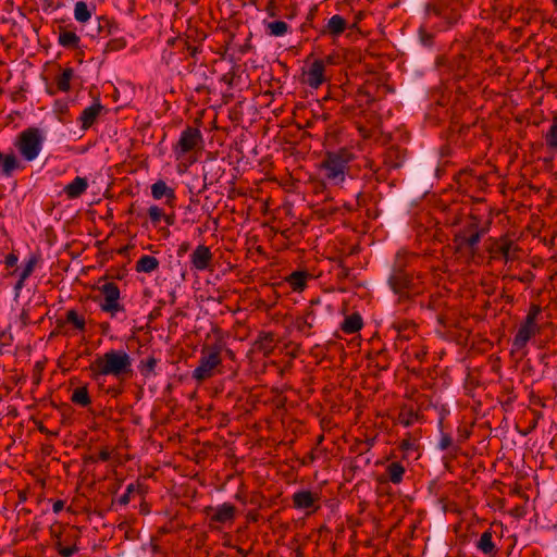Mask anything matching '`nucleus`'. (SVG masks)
<instances>
[{
	"label": "nucleus",
	"instance_id": "62",
	"mask_svg": "<svg viewBox=\"0 0 557 557\" xmlns=\"http://www.w3.org/2000/svg\"><path fill=\"white\" fill-rule=\"evenodd\" d=\"M159 315H161V307H156L150 312L149 318H150V320H152V319H157Z\"/></svg>",
	"mask_w": 557,
	"mask_h": 557
},
{
	"label": "nucleus",
	"instance_id": "50",
	"mask_svg": "<svg viewBox=\"0 0 557 557\" xmlns=\"http://www.w3.org/2000/svg\"><path fill=\"white\" fill-rule=\"evenodd\" d=\"M55 548L58 550V553L63 556V557H71L73 556L75 553L78 552V547L76 545H73V546H63L61 544V542H58L55 544Z\"/></svg>",
	"mask_w": 557,
	"mask_h": 557
},
{
	"label": "nucleus",
	"instance_id": "42",
	"mask_svg": "<svg viewBox=\"0 0 557 557\" xmlns=\"http://www.w3.org/2000/svg\"><path fill=\"white\" fill-rule=\"evenodd\" d=\"M74 17L79 23H85L90 20L91 13L88 5L84 1H78L74 7Z\"/></svg>",
	"mask_w": 557,
	"mask_h": 557
},
{
	"label": "nucleus",
	"instance_id": "28",
	"mask_svg": "<svg viewBox=\"0 0 557 557\" xmlns=\"http://www.w3.org/2000/svg\"><path fill=\"white\" fill-rule=\"evenodd\" d=\"M222 173V169L220 166H215L213 163L205 165L202 175L203 185L199 193L206 190L210 185L216 182L221 177Z\"/></svg>",
	"mask_w": 557,
	"mask_h": 557
},
{
	"label": "nucleus",
	"instance_id": "25",
	"mask_svg": "<svg viewBox=\"0 0 557 557\" xmlns=\"http://www.w3.org/2000/svg\"><path fill=\"white\" fill-rule=\"evenodd\" d=\"M309 277L310 274L307 271H294L286 277V282L294 292H302Z\"/></svg>",
	"mask_w": 557,
	"mask_h": 557
},
{
	"label": "nucleus",
	"instance_id": "49",
	"mask_svg": "<svg viewBox=\"0 0 557 557\" xmlns=\"http://www.w3.org/2000/svg\"><path fill=\"white\" fill-rule=\"evenodd\" d=\"M140 487L139 484H134V483H131L127 485L126 487V491L123 495L120 496V498L117 499V503L121 505V506H126L129 500H131V495L135 492V491H138Z\"/></svg>",
	"mask_w": 557,
	"mask_h": 557
},
{
	"label": "nucleus",
	"instance_id": "34",
	"mask_svg": "<svg viewBox=\"0 0 557 557\" xmlns=\"http://www.w3.org/2000/svg\"><path fill=\"white\" fill-rule=\"evenodd\" d=\"M267 34L274 37H282L289 30V25L284 21H273L265 24Z\"/></svg>",
	"mask_w": 557,
	"mask_h": 557
},
{
	"label": "nucleus",
	"instance_id": "20",
	"mask_svg": "<svg viewBox=\"0 0 557 557\" xmlns=\"http://www.w3.org/2000/svg\"><path fill=\"white\" fill-rule=\"evenodd\" d=\"M539 331L540 327L527 325L522 322L515 335L512 346L518 350L523 349L531 337L534 336Z\"/></svg>",
	"mask_w": 557,
	"mask_h": 557
},
{
	"label": "nucleus",
	"instance_id": "23",
	"mask_svg": "<svg viewBox=\"0 0 557 557\" xmlns=\"http://www.w3.org/2000/svg\"><path fill=\"white\" fill-rule=\"evenodd\" d=\"M88 188V181L86 177L76 176L70 184H67L63 191L70 199L81 197Z\"/></svg>",
	"mask_w": 557,
	"mask_h": 557
},
{
	"label": "nucleus",
	"instance_id": "39",
	"mask_svg": "<svg viewBox=\"0 0 557 557\" xmlns=\"http://www.w3.org/2000/svg\"><path fill=\"white\" fill-rule=\"evenodd\" d=\"M384 163L388 169L396 170L403 165L404 159L400 156L399 150L389 149L385 156Z\"/></svg>",
	"mask_w": 557,
	"mask_h": 557
},
{
	"label": "nucleus",
	"instance_id": "5",
	"mask_svg": "<svg viewBox=\"0 0 557 557\" xmlns=\"http://www.w3.org/2000/svg\"><path fill=\"white\" fill-rule=\"evenodd\" d=\"M355 159L354 152L348 148L329 151L321 163V170L334 185H341L346 177L349 163Z\"/></svg>",
	"mask_w": 557,
	"mask_h": 557
},
{
	"label": "nucleus",
	"instance_id": "17",
	"mask_svg": "<svg viewBox=\"0 0 557 557\" xmlns=\"http://www.w3.org/2000/svg\"><path fill=\"white\" fill-rule=\"evenodd\" d=\"M25 165L17 159L16 154L11 151L3 154L0 151V174L4 177H12L14 172L22 171Z\"/></svg>",
	"mask_w": 557,
	"mask_h": 557
},
{
	"label": "nucleus",
	"instance_id": "56",
	"mask_svg": "<svg viewBox=\"0 0 557 557\" xmlns=\"http://www.w3.org/2000/svg\"><path fill=\"white\" fill-rule=\"evenodd\" d=\"M351 450L355 451V453H358L359 455H362V454H366V449H364V443L363 441L361 440H358L352 446H351Z\"/></svg>",
	"mask_w": 557,
	"mask_h": 557
},
{
	"label": "nucleus",
	"instance_id": "30",
	"mask_svg": "<svg viewBox=\"0 0 557 557\" xmlns=\"http://www.w3.org/2000/svg\"><path fill=\"white\" fill-rule=\"evenodd\" d=\"M476 548L488 556H494L496 554L497 549L490 530H486L481 534V537L476 543Z\"/></svg>",
	"mask_w": 557,
	"mask_h": 557
},
{
	"label": "nucleus",
	"instance_id": "53",
	"mask_svg": "<svg viewBox=\"0 0 557 557\" xmlns=\"http://www.w3.org/2000/svg\"><path fill=\"white\" fill-rule=\"evenodd\" d=\"M451 444H453L451 436L449 434H442V437L438 443V448L441 450H446L451 446Z\"/></svg>",
	"mask_w": 557,
	"mask_h": 557
},
{
	"label": "nucleus",
	"instance_id": "64",
	"mask_svg": "<svg viewBox=\"0 0 557 557\" xmlns=\"http://www.w3.org/2000/svg\"><path fill=\"white\" fill-rule=\"evenodd\" d=\"M374 438H368L367 441H363L366 451H369L371 449V447L374 445Z\"/></svg>",
	"mask_w": 557,
	"mask_h": 557
},
{
	"label": "nucleus",
	"instance_id": "1",
	"mask_svg": "<svg viewBox=\"0 0 557 557\" xmlns=\"http://www.w3.org/2000/svg\"><path fill=\"white\" fill-rule=\"evenodd\" d=\"M414 259H417V255L406 250H399L395 256L387 284L398 296L399 302L408 301L420 293L414 282V270L411 268V262Z\"/></svg>",
	"mask_w": 557,
	"mask_h": 557
},
{
	"label": "nucleus",
	"instance_id": "12",
	"mask_svg": "<svg viewBox=\"0 0 557 557\" xmlns=\"http://www.w3.org/2000/svg\"><path fill=\"white\" fill-rule=\"evenodd\" d=\"M202 140L201 132L195 127H187L181 133L176 151L180 154L187 153L196 148L199 141Z\"/></svg>",
	"mask_w": 557,
	"mask_h": 557
},
{
	"label": "nucleus",
	"instance_id": "57",
	"mask_svg": "<svg viewBox=\"0 0 557 557\" xmlns=\"http://www.w3.org/2000/svg\"><path fill=\"white\" fill-rule=\"evenodd\" d=\"M18 261V258L16 255L14 253H9L7 257H5V265L8 268H13L14 265H16Z\"/></svg>",
	"mask_w": 557,
	"mask_h": 557
},
{
	"label": "nucleus",
	"instance_id": "29",
	"mask_svg": "<svg viewBox=\"0 0 557 557\" xmlns=\"http://www.w3.org/2000/svg\"><path fill=\"white\" fill-rule=\"evenodd\" d=\"M168 45L173 46L177 52H187L189 57L195 58L200 51L199 47L191 46L187 39L182 37L171 38L168 40Z\"/></svg>",
	"mask_w": 557,
	"mask_h": 557
},
{
	"label": "nucleus",
	"instance_id": "13",
	"mask_svg": "<svg viewBox=\"0 0 557 557\" xmlns=\"http://www.w3.org/2000/svg\"><path fill=\"white\" fill-rule=\"evenodd\" d=\"M325 81L324 77V61L315 60L307 71L302 73V83L311 88L317 89Z\"/></svg>",
	"mask_w": 557,
	"mask_h": 557
},
{
	"label": "nucleus",
	"instance_id": "32",
	"mask_svg": "<svg viewBox=\"0 0 557 557\" xmlns=\"http://www.w3.org/2000/svg\"><path fill=\"white\" fill-rule=\"evenodd\" d=\"M363 325L362 318L359 313H352L346 317L342 323V331L346 334L358 332Z\"/></svg>",
	"mask_w": 557,
	"mask_h": 557
},
{
	"label": "nucleus",
	"instance_id": "11",
	"mask_svg": "<svg viewBox=\"0 0 557 557\" xmlns=\"http://www.w3.org/2000/svg\"><path fill=\"white\" fill-rule=\"evenodd\" d=\"M293 506L298 510L317 511L320 508V495L309 490H299L292 496Z\"/></svg>",
	"mask_w": 557,
	"mask_h": 557
},
{
	"label": "nucleus",
	"instance_id": "59",
	"mask_svg": "<svg viewBox=\"0 0 557 557\" xmlns=\"http://www.w3.org/2000/svg\"><path fill=\"white\" fill-rule=\"evenodd\" d=\"M64 505H65L64 500H61V499L55 500L52 505L53 512L54 513L61 512L64 508Z\"/></svg>",
	"mask_w": 557,
	"mask_h": 557
},
{
	"label": "nucleus",
	"instance_id": "40",
	"mask_svg": "<svg viewBox=\"0 0 557 557\" xmlns=\"http://www.w3.org/2000/svg\"><path fill=\"white\" fill-rule=\"evenodd\" d=\"M370 363L377 368L380 371H385L388 369V355L385 349H381L375 352V356L370 357Z\"/></svg>",
	"mask_w": 557,
	"mask_h": 557
},
{
	"label": "nucleus",
	"instance_id": "27",
	"mask_svg": "<svg viewBox=\"0 0 557 557\" xmlns=\"http://www.w3.org/2000/svg\"><path fill=\"white\" fill-rule=\"evenodd\" d=\"M160 265L156 257L143 255L135 264V271L138 273H152L158 270Z\"/></svg>",
	"mask_w": 557,
	"mask_h": 557
},
{
	"label": "nucleus",
	"instance_id": "3",
	"mask_svg": "<svg viewBox=\"0 0 557 557\" xmlns=\"http://www.w3.org/2000/svg\"><path fill=\"white\" fill-rule=\"evenodd\" d=\"M462 10V4L457 0H435L425 5V16L433 28L446 32L461 21Z\"/></svg>",
	"mask_w": 557,
	"mask_h": 557
},
{
	"label": "nucleus",
	"instance_id": "24",
	"mask_svg": "<svg viewBox=\"0 0 557 557\" xmlns=\"http://www.w3.org/2000/svg\"><path fill=\"white\" fill-rule=\"evenodd\" d=\"M520 251L518 246L513 245L510 239H504L503 243L497 246L495 252L498 253L506 263L511 262L518 258L517 253Z\"/></svg>",
	"mask_w": 557,
	"mask_h": 557
},
{
	"label": "nucleus",
	"instance_id": "2",
	"mask_svg": "<svg viewBox=\"0 0 557 557\" xmlns=\"http://www.w3.org/2000/svg\"><path fill=\"white\" fill-rule=\"evenodd\" d=\"M88 371L94 381H99L103 376L124 381L134 374L133 359L124 349H110L97 356L89 364Z\"/></svg>",
	"mask_w": 557,
	"mask_h": 557
},
{
	"label": "nucleus",
	"instance_id": "46",
	"mask_svg": "<svg viewBox=\"0 0 557 557\" xmlns=\"http://www.w3.org/2000/svg\"><path fill=\"white\" fill-rule=\"evenodd\" d=\"M148 215L153 226H158L162 219L165 218L163 209L158 206H151L148 209Z\"/></svg>",
	"mask_w": 557,
	"mask_h": 557
},
{
	"label": "nucleus",
	"instance_id": "26",
	"mask_svg": "<svg viewBox=\"0 0 557 557\" xmlns=\"http://www.w3.org/2000/svg\"><path fill=\"white\" fill-rule=\"evenodd\" d=\"M274 334L271 332H260L258 338L255 342V346L259 351H262L264 356L272 354L274 349Z\"/></svg>",
	"mask_w": 557,
	"mask_h": 557
},
{
	"label": "nucleus",
	"instance_id": "8",
	"mask_svg": "<svg viewBox=\"0 0 557 557\" xmlns=\"http://www.w3.org/2000/svg\"><path fill=\"white\" fill-rule=\"evenodd\" d=\"M45 133L38 127H28L20 133L16 147L26 161H34L40 153Z\"/></svg>",
	"mask_w": 557,
	"mask_h": 557
},
{
	"label": "nucleus",
	"instance_id": "33",
	"mask_svg": "<svg viewBox=\"0 0 557 557\" xmlns=\"http://www.w3.org/2000/svg\"><path fill=\"white\" fill-rule=\"evenodd\" d=\"M65 322L71 324L74 330L85 333L86 332V320L84 315L78 314L75 309H70L65 314Z\"/></svg>",
	"mask_w": 557,
	"mask_h": 557
},
{
	"label": "nucleus",
	"instance_id": "4",
	"mask_svg": "<svg viewBox=\"0 0 557 557\" xmlns=\"http://www.w3.org/2000/svg\"><path fill=\"white\" fill-rule=\"evenodd\" d=\"M451 49L456 53L451 58L438 57L436 65L446 67L456 79L463 78L469 72L472 58L471 38L460 35L453 42Z\"/></svg>",
	"mask_w": 557,
	"mask_h": 557
},
{
	"label": "nucleus",
	"instance_id": "55",
	"mask_svg": "<svg viewBox=\"0 0 557 557\" xmlns=\"http://www.w3.org/2000/svg\"><path fill=\"white\" fill-rule=\"evenodd\" d=\"M55 325H57V326H55V329H57V330H55L54 332H52V334H51V335H54V334H57V333H62V334H64V335H66V334H67L66 326H67L69 324L65 322V318H64V319H57V321H55Z\"/></svg>",
	"mask_w": 557,
	"mask_h": 557
},
{
	"label": "nucleus",
	"instance_id": "38",
	"mask_svg": "<svg viewBox=\"0 0 557 557\" xmlns=\"http://www.w3.org/2000/svg\"><path fill=\"white\" fill-rule=\"evenodd\" d=\"M158 361L159 360L154 356H149L147 359L140 360L138 364V370L140 374L144 377H149L152 374H156V367L158 364Z\"/></svg>",
	"mask_w": 557,
	"mask_h": 557
},
{
	"label": "nucleus",
	"instance_id": "36",
	"mask_svg": "<svg viewBox=\"0 0 557 557\" xmlns=\"http://www.w3.org/2000/svg\"><path fill=\"white\" fill-rule=\"evenodd\" d=\"M72 403L82 407H87L91 404V398L88 393L87 386L77 387L73 391L71 396Z\"/></svg>",
	"mask_w": 557,
	"mask_h": 557
},
{
	"label": "nucleus",
	"instance_id": "54",
	"mask_svg": "<svg viewBox=\"0 0 557 557\" xmlns=\"http://www.w3.org/2000/svg\"><path fill=\"white\" fill-rule=\"evenodd\" d=\"M472 177V172L468 170L460 171L457 175V182L462 184H470V178Z\"/></svg>",
	"mask_w": 557,
	"mask_h": 557
},
{
	"label": "nucleus",
	"instance_id": "31",
	"mask_svg": "<svg viewBox=\"0 0 557 557\" xmlns=\"http://www.w3.org/2000/svg\"><path fill=\"white\" fill-rule=\"evenodd\" d=\"M79 37L74 33L66 30L64 28H60L58 42L60 46L66 49H76L79 46Z\"/></svg>",
	"mask_w": 557,
	"mask_h": 557
},
{
	"label": "nucleus",
	"instance_id": "47",
	"mask_svg": "<svg viewBox=\"0 0 557 557\" xmlns=\"http://www.w3.org/2000/svg\"><path fill=\"white\" fill-rule=\"evenodd\" d=\"M419 41L425 48H433L435 44V37L432 33L425 30L424 28L419 29Z\"/></svg>",
	"mask_w": 557,
	"mask_h": 557
},
{
	"label": "nucleus",
	"instance_id": "58",
	"mask_svg": "<svg viewBox=\"0 0 557 557\" xmlns=\"http://www.w3.org/2000/svg\"><path fill=\"white\" fill-rule=\"evenodd\" d=\"M190 248V243L188 242H183L180 246H178V249H177V256L178 257H183L185 253L188 252Z\"/></svg>",
	"mask_w": 557,
	"mask_h": 557
},
{
	"label": "nucleus",
	"instance_id": "22",
	"mask_svg": "<svg viewBox=\"0 0 557 557\" xmlns=\"http://www.w3.org/2000/svg\"><path fill=\"white\" fill-rule=\"evenodd\" d=\"M331 201L332 198L326 196L322 203L314 210V214L319 220L329 221L341 211V208L333 205Z\"/></svg>",
	"mask_w": 557,
	"mask_h": 557
},
{
	"label": "nucleus",
	"instance_id": "35",
	"mask_svg": "<svg viewBox=\"0 0 557 557\" xmlns=\"http://www.w3.org/2000/svg\"><path fill=\"white\" fill-rule=\"evenodd\" d=\"M117 26L108 17L100 16L97 18V34L98 36L104 38L109 35H112Z\"/></svg>",
	"mask_w": 557,
	"mask_h": 557
},
{
	"label": "nucleus",
	"instance_id": "6",
	"mask_svg": "<svg viewBox=\"0 0 557 557\" xmlns=\"http://www.w3.org/2000/svg\"><path fill=\"white\" fill-rule=\"evenodd\" d=\"M484 234L480 227V219L471 215L454 236L456 252L461 256L473 257L478 251L479 243Z\"/></svg>",
	"mask_w": 557,
	"mask_h": 557
},
{
	"label": "nucleus",
	"instance_id": "45",
	"mask_svg": "<svg viewBox=\"0 0 557 557\" xmlns=\"http://www.w3.org/2000/svg\"><path fill=\"white\" fill-rule=\"evenodd\" d=\"M545 143L550 149H557V119L554 120L545 135Z\"/></svg>",
	"mask_w": 557,
	"mask_h": 557
},
{
	"label": "nucleus",
	"instance_id": "51",
	"mask_svg": "<svg viewBox=\"0 0 557 557\" xmlns=\"http://www.w3.org/2000/svg\"><path fill=\"white\" fill-rule=\"evenodd\" d=\"M399 447L401 450L409 453L411 450H416L418 448V445L416 443V440L408 435L407 438H404L400 442Z\"/></svg>",
	"mask_w": 557,
	"mask_h": 557
},
{
	"label": "nucleus",
	"instance_id": "61",
	"mask_svg": "<svg viewBox=\"0 0 557 557\" xmlns=\"http://www.w3.org/2000/svg\"><path fill=\"white\" fill-rule=\"evenodd\" d=\"M110 457H111V455H110L109 450H107V449H102V450H100V453H99V459H100L101 461H108V460L110 459Z\"/></svg>",
	"mask_w": 557,
	"mask_h": 557
},
{
	"label": "nucleus",
	"instance_id": "15",
	"mask_svg": "<svg viewBox=\"0 0 557 557\" xmlns=\"http://www.w3.org/2000/svg\"><path fill=\"white\" fill-rule=\"evenodd\" d=\"M213 259L210 248L206 245H198L190 255V263L198 271L207 270Z\"/></svg>",
	"mask_w": 557,
	"mask_h": 557
},
{
	"label": "nucleus",
	"instance_id": "9",
	"mask_svg": "<svg viewBox=\"0 0 557 557\" xmlns=\"http://www.w3.org/2000/svg\"><path fill=\"white\" fill-rule=\"evenodd\" d=\"M205 513L209 518V527L212 530H218L222 525L232 524L236 518L237 509L231 503H223L218 506H208L205 508Z\"/></svg>",
	"mask_w": 557,
	"mask_h": 557
},
{
	"label": "nucleus",
	"instance_id": "43",
	"mask_svg": "<svg viewBox=\"0 0 557 557\" xmlns=\"http://www.w3.org/2000/svg\"><path fill=\"white\" fill-rule=\"evenodd\" d=\"M541 312H542V307L540 305L532 304L530 306L529 312H528L523 323H525L527 325L539 327L537 318L541 314Z\"/></svg>",
	"mask_w": 557,
	"mask_h": 557
},
{
	"label": "nucleus",
	"instance_id": "44",
	"mask_svg": "<svg viewBox=\"0 0 557 557\" xmlns=\"http://www.w3.org/2000/svg\"><path fill=\"white\" fill-rule=\"evenodd\" d=\"M313 320H314L313 310H308L304 318L297 320V329L300 332L306 333L308 330H310L313 326Z\"/></svg>",
	"mask_w": 557,
	"mask_h": 557
},
{
	"label": "nucleus",
	"instance_id": "48",
	"mask_svg": "<svg viewBox=\"0 0 557 557\" xmlns=\"http://www.w3.org/2000/svg\"><path fill=\"white\" fill-rule=\"evenodd\" d=\"M126 47V40L123 37L110 39L104 48V52L120 51Z\"/></svg>",
	"mask_w": 557,
	"mask_h": 557
},
{
	"label": "nucleus",
	"instance_id": "18",
	"mask_svg": "<svg viewBox=\"0 0 557 557\" xmlns=\"http://www.w3.org/2000/svg\"><path fill=\"white\" fill-rule=\"evenodd\" d=\"M347 21L342 15L335 14L331 16L327 23L320 30L321 36H330L338 38L347 28Z\"/></svg>",
	"mask_w": 557,
	"mask_h": 557
},
{
	"label": "nucleus",
	"instance_id": "14",
	"mask_svg": "<svg viewBox=\"0 0 557 557\" xmlns=\"http://www.w3.org/2000/svg\"><path fill=\"white\" fill-rule=\"evenodd\" d=\"M102 112L106 113L107 109L97 99L92 104L85 108L78 116L77 121L81 123V128L84 131L90 128Z\"/></svg>",
	"mask_w": 557,
	"mask_h": 557
},
{
	"label": "nucleus",
	"instance_id": "16",
	"mask_svg": "<svg viewBox=\"0 0 557 557\" xmlns=\"http://www.w3.org/2000/svg\"><path fill=\"white\" fill-rule=\"evenodd\" d=\"M389 329L396 333L395 345L397 348H399L398 342L409 341L416 334V324L408 320H395Z\"/></svg>",
	"mask_w": 557,
	"mask_h": 557
},
{
	"label": "nucleus",
	"instance_id": "41",
	"mask_svg": "<svg viewBox=\"0 0 557 557\" xmlns=\"http://www.w3.org/2000/svg\"><path fill=\"white\" fill-rule=\"evenodd\" d=\"M39 260H40L39 253H30L29 255L28 259L24 263L23 269L20 273L22 275V280H27L33 274L35 267L37 265Z\"/></svg>",
	"mask_w": 557,
	"mask_h": 557
},
{
	"label": "nucleus",
	"instance_id": "21",
	"mask_svg": "<svg viewBox=\"0 0 557 557\" xmlns=\"http://www.w3.org/2000/svg\"><path fill=\"white\" fill-rule=\"evenodd\" d=\"M406 469L399 461H393L388 463L385 468L384 476L381 481H388L393 484H400L403 482Z\"/></svg>",
	"mask_w": 557,
	"mask_h": 557
},
{
	"label": "nucleus",
	"instance_id": "60",
	"mask_svg": "<svg viewBox=\"0 0 557 557\" xmlns=\"http://www.w3.org/2000/svg\"><path fill=\"white\" fill-rule=\"evenodd\" d=\"M367 202V196L364 193H358L357 194V203L358 206H364Z\"/></svg>",
	"mask_w": 557,
	"mask_h": 557
},
{
	"label": "nucleus",
	"instance_id": "19",
	"mask_svg": "<svg viewBox=\"0 0 557 557\" xmlns=\"http://www.w3.org/2000/svg\"><path fill=\"white\" fill-rule=\"evenodd\" d=\"M151 196L156 200H161L164 198L165 205H168L170 207L175 206V201H176L175 190L173 188L169 187L168 184L162 180H159L151 185Z\"/></svg>",
	"mask_w": 557,
	"mask_h": 557
},
{
	"label": "nucleus",
	"instance_id": "63",
	"mask_svg": "<svg viewBox=\"0 0 557 557\" xmlns=\"http://www.w3.org/2000/svg\"><path fill=\"white\" fill-rule=\"evenodd\" d=\"M25 281L26 280H22V275L20 274L18 280H17V282L14 285V289L16 292L21 290L24 287Z\"/></svg>",
	"mask_w": 557,
	"mask_h": 557
},
{
	"label": "nucleus",
	"instance_id": "37",
	"mask_svg": "<svg viewBox=\"0 0 557 557\" xmlns=\"http://www.w3.org/2000/svg\"><path fill=\"white\" fill-rule=\"evenodd\" d=\"M74 71L72 67H66L63 72L57 76L55 83L60 91L66 92L71 88V79L73 78Z\"/></svg>",
	"mask_w": 557,
	"mask_h": 557
},
{
	"label": "nucleus",
	"instance_id": "10",
	"mask_svg": "<svg viewBox=\"0 0 557 557\" xmlns=\"http://www.w3.org/2000/svg\"><path fill=\"white\" fill-rule=\"evenodd\" d=\"M103 301L99 302V307L103 312H107L114 318L119 312H124L125 308L120 302L121 292L119 286L113 282H107L99 287Z\"/></svg>",
	"mask_w": 557,
	"mask_h": 557
},
{
	"label": "nucleus",
	"instance_id": "7",
	"mask_svg": "<svg viewBox=\"0 0 557 557\" xmlns=\"http://www.w3.org/2000/svg\"><path fill=\"white\" fill-rule=\"evenodd\" d=\"M223 344L215 342L211 345H205L201 349V356L198 367L191 373V377L197 382H203L214 375L216 367L221 366V351Z\"/></svg>",
	"mask_w": 557,
	"mask_h": 557
},
{
	"label": "nucleus",
	"instance_id": "52",
	"mask_svg": "<svg viewBox=\"0 0 557 557\" xmlns=\"http://www.w3.org/2000/svg\"><path fill=\"white\" fill-rule=\"evenodd\" d=\"M535 275L532 271L527 270L522 273L520 276L512 275L510 276L511 280H518L521 283L530 284L533 282Z\"/></svg>",
	"mask_w": 557,
	"mask_h": 557
}]
</instances>
